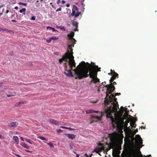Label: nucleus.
Returning a JSON list of instances; mask_svg holds the SVG:
<instances>
[{
	"label": "nucleus",
	"instance_id": "obj_1",
	"mask_svg": "<svg viewBox=\"0 0 157 157\" xmlns=\"http://www.w3.org/2000/svg\"><path fill=\"white\" fill-rule=\"evenodd\" d=\"M74 33L71 32L68 35L70 38L69 43L71 44H68L67 47V52L63 56L62 58L59 59V62L61 63L63 61L65 62V70L64 73L69 77H74L75 79H81L85 78L89 76L91 78V82L96 84V86L100 82L99 79L97 77V72L100 71V68L95 65H91L84 61L81 62L75 68L76 63L74 60V57L73 55V50L72 48L74 46V44L76 41L73 38Z\"/></svg>",
	"mask_w": 157,
	"mask_h": 157
},
{
	"label": "nucleus",
	"instance_id": "obj_2",
	"mask_svg": "<svg viewBox=\"0 0 157 157\" xmlns=\"http://www.w3.org/2000/svg\"><path fill=\"white\" fill-rule=\"evenodd\" d=\"M117 100L115 96L111 95V96H107L105 101V103L108 104L107 107H109L105 111L106 116L109 117L113 127L116 128L118 130V132H114L108 134V136L111 143L114 144L122 141L124 138L122 133L123 124L124 123L123 121V116L124 108L121 106V110L117 112L119 108Z\"/></svg>",
	"mask_w": 157,
	"mask_h": 157
},
{
	"label": "nucleus",
	"instance_id": "obj_3",
	"mask_svg": "<svg viewBox=\"0 0 157 157\" xmlns=\"http://www.w3.org/2000/svg\"><path fill=\"white\" fill-rule=\"evenodd\" d=\"M124 111H125V113L124 115H123V121H124V119H126V120L127 119L130 120V121H131L130 123V126H131L132 128H135L136 125L135 124V123L136 120L134 117H132L128 115V114L129 113V111L128 110H127V108H126V107H125V109Z\"/></svg>",
	"mask_w": 157,
	"mask_h": 157
},
{
	"label": "nucleus",
	"instance_id": "obj_4",
	"mask_svg": "<svg viewBox=\"0 0 157 157\" xmlns=\"http://www.w3.org/2000/svg\"><path fill=\"white\" fill-rule=\"evenodd\" d=\"M106 99V98H105V100L104 101L105 105V111L104 112H99L98 111H94V113H99V115L98 116H94V119H95L97 120L98 121H101V117L103 116L105 114L106 118H109V117H107L106 116V114H105V111L106 110L108 109L109 108V107H107V106L108 104L105 103V101Z\"/></svg>",
	"mask_w": 157,
	"mask_h": 157
},
{
	"label": "nucleus",
	"instance_id": "obj_5",
	"mask_svg": "<svg viewBox=\"0 0 157 157\" xmlns=\"http://www.w3.org/2000/svg\"><path fill=\"white\" fill-rule=\"evenodd\" d=\"M116 83L115 82H113V84L111 85H107L105 86V87L107 88V91L106 92V97L107 96H111V95H113L114 96L115 95L113 94H111L112 91H113L115 89V88L114 86L113 85L116 84Z\"/></svg>",
	"mask_w": 157,
	"mask_h": 157
},
{
	"label": "nucleus",
	"instance_id": "obj_6",
	"mask_svg": "<svg viewBox=\"0 0 157 157\" xmlns=\"http://www.w3.org/2000/svg\"><path fill=\"white\" fill-rule=\"evenodd\" d=\"M108 151L107 147H104V146L101 144H99L98 146L94 149V151L96 152H102L104 153Z\"/></svg>",
	"mask_w": 157,
	"mask_h": 157
},
{
	"label": "nucleus",
	"instance_id": "obj_7",
	"mask_svg": "<svg viewBox=\"0 0 157 157\" xmlns=\"http://www.w3.org/2000/svg\"><path fill=\"white\" fill-rule=\"evenodd\" d=\"M18 124L17 122H12L8 124V126L10 127H12L17 126Z\"/></svg>",
	"mask_w": 157,
	"mask_h": 157
},
{
	"label": "nucleus",
	"instance_id": "obj_8",
	"mask_svg": "<svg viewBox=\"0 0 157 157\" xmlns=\"http://www.w3.org/2000/svg\"><path fill=\"white\" fill-rule=\"evenodd\" d=\"M65 135L67 136L69 139L73 140L75 137V136L73 134H65Z\"/></svg>",
	"mask_w": 157,
	"mask_h": 157
},
{
	"label": "nucleus",
	"instance_id": "obj_9",
	"mask_svg": "<svg viewBox=\"0 0 157 157\" xmlns=\"http://www.w3.org/2000/svg\"><path fill=\"white\" fill-rule=\"evenodd\" d=\"M49 122L50 124L55 125H58L59 124L58 121L54 120H49Z\"/></svg>",
	"mask_w": 157,
	"mask_h": 157
},
{
	"label": "nucleus",
	"instance_id": "obj_10",
	"mask_svg": "<svg viewBox=\"0 0 157 157\" xmlns=\"http://www.w3.org/2000/svg\"><path fill=\"white\" fill-rule=\"evenodd\" d=\"M13 139L14 140L15 143L18 144L19 143V139L18 137L16 136H13Z\"/></svg>",
	"mask_w": 157,
	"mask_h": 157
},
{
	"label": "nucleus",
	"instance_id": "obj_11",
	"mask_svg": "<svg viewBox=\"0 0 157 157\" xmlns=\"http://www.w3.org/2000/svg\"><path fill=\"white\" fill-rule=\"evenodd\" d=\"M21 145L23 147L29 149V147L27 144H25V143H20Z\"/></svg>",
	"mask_w": 157,
	"mask_h": 157
},
{
	"label": "nucleus",
	"instance_id": "obj_12",
	"mask_svg": "<svg viewBox=\"0 0 157 157\" xmlns=\"http://www.w3.org/2000/svg\"><path fill=\"white\" fill-rule=\"evenodd\" d=\"M111 73L113 75L114 79H115L116 77L118 75L117 73L115 72H113L112 69L111 70Z\"/></svg>",
	"mask_w": 157,
	"mask_h": 157
},
{
	"label": "nucleus",
	"instance_id": "obj_13",
	"mask_svg": "<svg viewBox=\"0 0 157 157\" xmlns=\"http://www.w3.org/2000/svg\"><path fill=\"white\" fill-rule=\"evenodd\" d=\"M25 101H22L19 102L15 104V106L17 107L20 106L21 105L25 104Z\"/></svg>",
	"mask_w": 157,
	"mask_h": 157
},
{
	"label": "nucleus",
	"instance_id": "obj_14",
	"mask_svg": "<svg viewBox=\"0 0 157 157\" xmlns=\"http://www.w3.org/2000/svg\"><path fill=\"white\" fill-rule=\"evenodd\" d=\"M4 31H6L8 32H10L11 31L10 30H8L6 29H3L0 27V32H3Z\"/></svg>",
	"mask_w": 157,
	"mask_h": 157
},
{
	"label": "nucleus",
	"instance_id": "obj_15",
	"mask_svg": "<svg viewBox=\"0 0 157 157\" xmlns=\"http://www.w3.org/2000/svg\"><path fill=\"white\" fill-rule=\"evenodd\" d=\"M72 24L73 25L75 26L76 27H78V23L77 22L74 21L73 22Z\"/></svg>",
	"mask_w": 157,
	"mask_h": 157
},
{
	"label": "nucleus",
	"instance_id": "obj_16",
	"mask_svg": "<svg viewBox=\"0 0 157 157\" xmlns=\"http://www.w3.org/2000/svg\"><path fill=\"white\" fill-rule=\"evenodd\" d=\"M86 114H89V113H94V110L92 109H90V110H87L86 111Z\"/></svg>",
	"mask_w": 157,
	"mask_h": 157
},
{
	"label": "nucleus",
	"instance_id": "obj_17",
	"mask_svg": "<svg viewBox=\"0 0 157 157\" xmlns=\"http://www.w3.org/2000/svg\"><path fill=\"white\" fill-rule=\"evenodd\" d=\"M50 38H51V39L52 40H56L59 39V37H56V36H52V37H51Z\"/></svg>",
	"mask_w": 157,
	"mask_h": 157
},
{
	"label": "nucleus",
	"instance_id": "obj_18",
	"mask_svg": "<svg viewBox=\"0 0 157 157\" xmlns=\"http://www.w3.org/2000/svg\"><path fill=\"white\" fill-rule=\"evenodd\" d=\"M38 138L43 140H48V139L44 137L39 136Z\"/></svg>",
	"mask_w": 157,
	"mask_h": 157
},
{
	"label": "nucleus",
	"instance_id": "obj_19",
	"mask_svg": "<svg viewBox=\"0 0 157 157\" xmlns=\"http://www.w3.org/2000/svg\"><path fill=\"white\" fill-rule=\"evenodd\" d=\"M47 29H49L52 30L53 32H54L56 31L55 29L54 28H52V27H49V26L47 27Z\"/></svg>",
	"mask_w": 157,
	"mask_h": 157
},
{
	"label": "nucleus",
	"instance_id": "obj_20",
	"mask_svg": "<svg viewBox=\"0 0 157 157\" xmlns=\"http://www.w3.org/2000/svg\"><path fill=\"white\" fill-rule=\"evenodd\" d=\"M75 11L74 9H72V13L71 14V15L72 16H73L75 14Z\"/></svg>",
	"mask_w": 157,
	"mask_h": 157
},
{
	"label": "nucleus",
	"instance_id": "obj_21",
	"mask_svg": "<svg viewBox=\"0 0 157 157\" xmlns=\"http://www.w3.org/2000/svg\"><path fill=\"white\" fill-rule=\"evenodd\" d=\"M48 144L49 146L51 148H53L54 147V146L53 144L51 142L48 143Z\"/></svg>",
	"mask_w": 157,
	"mask_h": 157
},
{
	"label": "nucleus",
	"instance_id": "obj_22",
	"mask_svg": "<svg viewBox=\"0 0 157 157\" xmlns=\"http://www.w3.org/2000/svg\"><path fill=\"white\" fill-rule=\"evenodd\" d=\"M25 140L27 142H28L29 144H33L32 142L29 139H26V138L25 139Z\"/></svg>",
	"mask_w": 157,
	"mask_h": 157
},
{
	"label": "nucleus",
	"instance_id": "obj_23",
	"mask_svg": "<svg viewBox=\"0 0 157 157\" xmlns=\"http://www.w3.org/2000/svg\"><path fill=\"white\" fill-rule=\"evenodd\" d=\"M25 10H26V9L22 8L20 10L19 12L20 13H22L23 12H25Z\"/></svg>",
	"mask_w": 157,
	"mask_h": 157
},
{
	"label": "nucleus",
	"instance_id": "obj_24",
	"mask_svg": "<svg viewBox=\"0 0 157 157\" xmlns=\"http://www.w3.org/2000/svg\"><path fill=\"white\" fill-rule=\"evenodd\" d=\"M80 14V12H78L76 13L74 15V16L75 17H78Z\"/></svg>",
	"mask_w": 157,
	"mask_h": 157
},
{
	"label": "nucleus",
	"instance_id": "obj_25",
	"mask_svg": "<svg viewBox=\"0 0 157 157\" xmlns=\"http://www.w3.org/2000/svg\"><path fill=\"white\" fill-rule=\"evenodd\" d=\"M74 9V10H75L78 11V7L75 5H74L73 6V9Z\"/></svg>",
	"mask_w": 157,
	"mask_h": 157
},
{
	"label": "nucleus",
	"instance_id": "obj_26",
	"mask_svg": "<svg viewBox=\"0 0 157 157\" xmlns=\"http://www.w3.org/2000/svg\"><path fill=\"white\" fill-rule=\"evenodd\" d=\"M57 28L60 29L63 31H65V29L63 27L57 26Z\"/></svg>",
	"mask_w": 157,
	"mask_h": 157
},
{
	"label": "nucleus",
	"instance_id": "obj_27",
	"mask_svg": "<svg viewBox=\"0 0 157 157\" xmlns=\"http://www.w3.org/2000/svg\"><path fill=\"white\" fill-rule=\"evenodd\" d=\"M36 19V17L35 16H32L30 19L32 20H35Z\"/></svg>",
	"mask_w": 157,
	"mask_h": 157
},
{
	"label": "nucleus",
	"instance_id": "obj_28",
	"mask_svg": "<svg viewBox=\"0 0 157 157\" xmlns=\"http://www.w3.org/2000/svg\"><path fill=\"white\" fill-rule=\"evenodd\" d=\"M51 41H52V40L50 38L49 39V40H46V41L48 43H50L51 42Z\"/></svg>",
	"mask_w": 157,
	"mask_h": 157
},
{
	"label": "nucleus",
	"instance_id": "obj_29",
	"mask_svg": "<svg viewBox=\"0 0 157 157\" xmlns=\"http://www.w3.org/2000/svg\"><path fill=\"white\" fill-rule=\"evenodd\" d=\"M73 144H70V147L71 149H73Z\"/></svg>",
	"mask_w": 157,
	"mask_h": 157
},
{
	"label": "nucleus",
	"instance_id": "obj_30",
	"mask_svg": "<svg viewBox=\"0 0 157 157\" xmlns=\"http://www.w3.org/2000/svg\"><path fill=\"white\" fill-rule=\"evenodd\" d=\"M66 129H69L70 130H73L75 129L74 128H69V127H67V128H66Z\"/></svg>",
	"mask_w": 157,
	"mask_h": 157
},
{
	"label": "nucleus",
	"instance_id": "obj_31",
	"mask_svg": "<svg viewBox=\"0 0 157 157\" xmlns=\"http://www.w3.org/2000/svg\"><path fill=\"white\" fill-rule=\"evenodd\" d=\"M114 78H111L109 80L110 82V83H112V82H113V80H114Z\"/></svg>",
	"mask_w": 157,
	"mask_h": 157
},
{
	"label": "nucleus",
	"instance_id": "obj_32",
	"mask_svg": "<svg viewBox=\"0 0 157 157\" xmlns=\"http://www.w3.org/2000/svg\"><path fill=\"white\" fill-rule=\"evenodd\" d=\"M62 131V130H61V129H58V130H57V132H58V133H59L60 132H61Z\"/></svg>",
	"mask_w": 157,
	"mask_h": 157
},
{
	"label": "nucleus",
	"instance_id": "obj_33",
	"mask_svg": "<svg viewBox=\"0 0 157 157\" xmlns=\"http://www.w3.org/2000/svg\"><path fill=\"white\" fill-rule=\"evenodd\" d=\"M61 8H59L58 9H57L56 10V12H58V11H61Z\"/></svg>",
	"mask_w": 157,
	"mask_h": 157
},
{
	"label": "nucleus",
	"instance_id": "obj_34",
	"mask_svg": "<svg viewBox=\"0 0 157 157\" xmlns=\"http://www.w3.org/2000/svg\"><path fill=\"white\" fill-rule=\"evenodd\" d=\"M4 138V137L2 136L0 134V139H3Z\"/></svg>",
	"mask_w": 157,
	"mask_h": 157
},
{
	"label": "nucleus",
	"instance_id": "obj_35",
	"mask_svg": "<svg viewBox=\"0 0 157 157\" xmlns=\"http://www.w3.org/2000/svg\"><path fill=\"white\" fill-rule=\"evenodd\" d=\"M2 84H3L2 82H0V87H1V86H2Z\"/></svg>",
	"mask_w": 157,
	"mask_h": 157
},
{
	"label": "nucleus",
	"instance_id": "obj_36",
	"mask_svg": "<svg viewBox=\"0 0 157 157\" xmlns=\"http://www.w3.org/2000/svg\"><path fill=\"white\" fill-rule=\"evenodd\" d=\"M21 140L22 141H24V139L23 137H21Z\"/></svg>",
	"mask_w": 157,
	"mask_h": 157
},
{
	"label": "nucleus",
	"instance_id": "obj_37",
	"mask_svg": "<svg viewBox=\"0 0 157 157\" xmlns=\"http://www.w3.org/2000/svg\"><path fill=\"white\" fill-rule=\"evenodd\" d=\"M60 0H58L57 1V4H59L60 3Z\"/></svg>",
	"mask_w": 157,
	"mask_h": 157
},
{
	"label": "nucleus",
	"instance_id": "obj_38",
	"mask_svg": "<svg viewBox=\"0 0 157 157\" xmlns=\"http://www.w3.org/2000/svg\"><path fill=\"white\" fill-rule=\"evenodd\" d=\"M25 151H26V152H31V151L29 150H25Z\"/></svg>",
	"mask_w": 157,
	"mask_h": 157
},
{
	"label": "nucleus",
	"instance_id": "obj_39",
	"mask_svg": "<svg viewBox=\"0 0 157 157\" xmlns=\"http://www.w3.org/2000/svg\"><path fill=\"white\" fill-rule=\"evenodd\" d=\"M60 127L61 128H65V129H66V128H67V127H65L64 126H61Z\"/></svg>",
	"mask_w": 157,
	"mask_h": 157
},
{
	"label": "nucleus",
	"instance_id": "obj_40",
	"mask_svg": "<svg viewBox=\"0 0 157 157\" xmlns=\"http://www.w3.org/2000/svg\"><path fill=\"white\" fill-rule=\"evenodd\" d=\"M62 2L63 4H64V3H65V1H64V0H62Z\"/></svg>",
	"mask_w": 157,
	"mask_h": 157
},
{
	"label": "nucleus",
	"instance_id": "obj_41",
	"mask_svg": "<svg viewBox=\"0 0 157 157\" xmlns=\"http://www.w3.org/2000/svg\"><path fill=\"white\" fill-rule=\"evenodd\" d=\"M120 94V93H116L115 94V95H119Z\"/></svg>",
	"mask_w": 157,
	"mask_h": 157
},
{
	"label": "nucleus",
	"instance_id": "obj_42",
	"mask_svg": "<svg viewBox=\"0 0 157 157\" xmlns=\"http://www.w3.org/2000/svg\"><path fill=\"white\" fill-rule=\"evenodd\" d=\"M76 157H79V154H76Z\"/></svg>",
	"mask_w": 157,
	"mask_h": 157
},
{
	"label": "nucleus",
	"instance_id": "obj_43",
	"mask_svg": "<svg viewBox=\"0 0 157 157\" xmlns=\"http://www.w3.org/2000/svg\"><path fill=\"white\" fill-rule=\"evenodd\" d=\"M18 7L17 6H15V8H14V9H16V10L17 9H18Z\"/></svg>",
	"mask_w": 157,
	"mask_h": 157
},
{
	"label": "nucleus",
	"instance_id": "obj_44",
	"mask_svg": "<svg viewBox=\"0 0 157 157\" xmlns=\"http://www.w3.org/2000/svg\"><path fill=\"white\" fill-rule=\"evenodd\" d=\"M4 5L3 4L2 5L0 6V8L4 6Z\"/></svg>",
	"mask_w": 157,
	"mask_h": 157
},
{
	"label": "nucleus",
	"instance_id": "obj_45",
	"mask_svg": "<svg viewBox=\"0 0 157 157\" xmlns=\"http://www.w3.org/2000/svg\"><path fill=\"white\" fill-rule=\"evenodd\" d=\"M12 21L13 22H16V20H12Z\"/></svg>",
	"mask_w": 157,
	"mask_h": 157
},
{
	"label": "nucleus",
	"instance_id": "obj_46",
	"mask_svg": "<svg viewBox=\"0 0 157 157\" xmlns=\"http://www.w3.org/2000/svg\"><path fill=\"white\" fill-rule=\"evenodd\" d=\"M16 155H17L18 157H21L18 154H16Z\"/></svg>",
	"mask_w": 157,
	"mask_h": 157
},
{
	"label": "nucleus",
	"instance_id": "obj_47",
	"mask_svg": "<svg viewBox=\"0 0 157 157\" xmlns=\"http://www.w3.org/2000/svg\"><path fill=\"white\" fill-rule=\"evenodd\" d=\"M66 6L67 7H69L70 6V5L69 4H67V5Z\"/></svg>",
	"mask_w": 157,
	"mask_h": 157
},
{
	"label": "nucleus",
	"instance_id": "obj_48",
	"mask_svg": "<svg viewBox=\"0 0 157 157\" xmlns=\"http://www.w3.org/2000/svg\"><path fill=\"white\" fill-rule=\"evenodd\" d=\"M9 12V10H7L6 12V13H7Z\"/></svg>",
	"mask_w": 157,
	"mask_h": 157
},
{
	"label": "nucleus",
	"instance_id": "obj_49",
	"mask_svg": "<svg viewBox=\"0 0 157 157\" xmlns=\"http://www.w3.org/2000/svg\"><path fill=\"white\" fill-rule=\"evenodd\" d=\"M105 82H103L102 83V84L103 85H105Z\"/></svg>",
	"mask_w": 157,
	"mask_h": 157
},
{
	"label": "nucleus",
	"instance_id": "obj_50",
	"mask_svg": "<svg viewBox=\"0 0 157 157\" xmlns=\"http://www.w3.org/2000/svg\"><path fill=\"white\" fill-rule=\"evenodd\" d=\"M105 82H103L102 83V84L103 85H105Z\"/></svg>",
	"mask_w": 157,
	"mask_h": 157
},
{
	"label": "nucleus",
	"instance_id": "obj_51",
	"mask_svg": "<svg viewBox=\"0 0 157 157\" xmlns=\"http://www.w3.org/2000/svg\"><path fill=\"white\" fill-rule=\"evenodd\" d=\"M7 96L8 97H10L11 96V95L10 94H7Z\"/></svg>",
	"mask_w": 157,
	"mask_h": 157
},
{
	"label": "nucleus",
	"instance_id": "obj_52",
	"mask_svg": "<svg viewBox=\"0 0 157 157\" xmlns=\"http://www.w3.org/2000/svg\"><path fill=\"white\" fill-rule=\"evenodd\" d=\"M75 31H78V29H75Z\"/></svg>",
	"mask_w": 157,
	"mask_h": 157
},
{
	"label": "nucleus",
	"instance_id": "obj_53",
	"mask_svg": "<svg viewBox=\"0 0 157 157\" xmlns=\"http://www.w3.org/2000/svg\"><path fill=\"white\" fill-rule=\"evenodd\" d=\"M2 13H0V16H1V15H2Z\"/></svg>",
	"mask_w": 157,
	"mask_h": 157
},
{
	"label": "nucleus",
	"instance_id": "obj_54",
	"mask_svg": "<svg viewBox=\"0 0 157 157\" xmlns=\"http://www.w3.org/2000/svg\"><path fill=\"white\" fill-rule=\"evenodd\" d=\"M23 5L25 6H26V3L23 4Z\"/></svg>",
	"mask_w": 157,
	"mask_h": 157
},
{
	"label": "nucleus",
	"instance_id": "obj_55",
	"mask_svg": "<svg viewBox=\"0 0 157 157\" xmlns=\"http://www.w3.org/2000/svg\"><path fill=\"white\" fill-rule=\"evenodd\" d=\"M23 14H24V15H25V12H23Z\"/></svg>",
	"mask_w": 157,
	"mask_h": 157
},
{
	"label": "nucleus",
	"instance_id": "obj_56",
	"mask_svg": "<svg viewBox=\"0 0 157 157\" xmlns=\"http://www.w3.org/2000/svg\"><path fill=\"white\" fill-rule=\"evenodd\" d=\"M52 7H53V6L52 5Z\"/></svg>",
	"mask_w": 157,
	"mask_h": 157
},
{
	"label": "nucleus",
	"instance_id": "obj_57",
	"mask_svg": "<svg viewBox=\"0 0 157 157\" xmlns=\"http://www.w3.org/2000/svg\"><path fill=\"white\" fill-rule=\"evenodd\" d=\"M4 10V9H3V10H2V12H3V11Z\"/></svg>",
	"mask_w": 157,
	"mask_h": 157
},
{
	"label": "nucleus",
	"instance_id": "obj_58",
	"mask_svg": "<svg viewBox=\"0 0 157 157\" xmlns=\"http://www.w3.org/2000/svg\"><path fill=\"white\" fill-rule=\"evenodd\" d=\"M74 153H75V154H76V153L74 151Z\"/></svg>",
	"mask_w": 157,
	"mask_h": 157
},
{
	"label": "nucleus",
	"instance_id": "obj_59",
	"mask_svg": "<svg viewBox=\"0 0 157 157\" xmlns=\"http://www.w3.org/2000/svg\"><path fill=\"white\" fill-rule=\"evenodd\" d=\"M43 0H40V1L41 2H42V1Z\"/></svg>",
	"mask_w": 157,
	"mask_h": 157
},
{
	"label": "nucleus",
	"instance_id": "obj_60",
	"mask_svg": "<svg viewBox=\"0 0 157 157\" xmlns=\"http://www.w3.org/2000/svg\"><path fill=\"white\" fill-rule=\"evenodd\" d=\"M50 4L52 5V3H50Z\"/></svg>",
	"mask_w": 157,
	"mask_h": 157
},
{
	"label": "nucleus",
	"instance_id": "obj_61",
	"mask_svg": "<svg viewBox=\"0 0 157 157\" xmlns=\"http://www.w3.org/2000/svg\"><path fill=\"white\" fill-rule=\"evenodd\" d=\"M89 157H91V156H90Z\"/></svg>",
	"mask_w": 157,
	"mask_h": 157
}]
</instances>
